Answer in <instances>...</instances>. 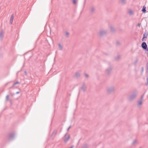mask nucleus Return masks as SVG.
<instances>
[{
	"mask_svg": "<svg viewBox=\"0 0 148 148\" xmlns=\"http://www.w3.org/2000/svg\"><path fill=\"white\" fill-rule=\"evenodd\" d=\"M143 101L139 100L137 102V107L138 108H140L143 103Z\"/></svg>",
	"mask_w": 148,
	"mask_h": 148,
	"instance_id": "39448f33",
	"label": "nucleus"
},
{
	"mask_svg": "<svg viewBox=\"0 0 148 148\" xmlns=\"http://www.w3.org/2000/svg\"><path fill=\"white\" fill-rule=\"evenodd\" d=\"M14 18V14H12L11 16V17L10 18V24H12V22H13V18Z\"/></svg>",
	"mask_w": 148,
	"mask_h": 148,
	"instance_id": "9b49d317",
	"label": "nucleus"
},
{
	"mask_svg": "<svg viewBox=\"0 0 148 148\" xmlns=\"http://www.w3.org/2000/svg\"><path fill=\"white\" fill-rule=\"evenodd\" d=\"M144 95H143L140 98V100H141L142 101H143V97H144Z\"/></svg>",
	"mask_w": 148,
	"mask_h": 148,
	"instance_id": "b1692460",
	"label": "nucleus"
},
{
	"mask_svg": "<svg viewBox=\"0 0 148 148\" xmlns=\"http://www.w3.org/2000/svg\"><path fill=\"white\" fill-rule=\"evenodd\" d=\"M14 134H13L11 133L8 135V138L9 140H11L12 139L14 138Z\"/></svg>",
	"mask_w": 148,
	"mask_h": 148,
	"instance_id": "6e6552de",
	"label": "nucleus"
},
{
	"mask_svg": "<svg viewBox=\"0 0 148 148\" xmlns=\"http://www.w3.org/2000/svg\"><path fill=\"white\" fill-rule=\"evenodd\" d=\"M85 76L86 77H88V75L86 74H85Z\"/></svg>",
	"mask_w": 148,
	"mask_h": 148,
	"instance_id": "c85d7f7f",
	"label": "nucleus"
},
{
	"mask_svg": "<svg viewBox=\"0 0 148 148\" xmlns=\"http://www.w3.org/2000/svg\"><path fill=\"white\" fill-rule=\"evenodd\" d=\"M140 24L139 23L138 24V26H139V27H140Z\"/></svg>",
	"mask_w": 148,
	"mask_h": 148,
	"instance_id": "72a5a7b5",
	"label": "nucleus"
},
{
	"mask_svg": "<svg viewBox=\"0 0 148 148\" xmlns=\"http://www.w3.org/2000/svg\"><path fill=\"white\" fill-rule=\"evenodd\" d=\"M144 69L143 67L141 68V73H142L143 72Z\"/></svg>",
	"mask_w": 148,
	"mask_h": 148,
	"instance_id": "bb28decb",
	"label": "nucleus"
},
{
	"mask_svg": "<svg viewBox=\"0 0 148 148\" xmlns=\"http://www.w3.org/2000/svg\"><path fill=\"white\" fill-rule=\"evenodd\" d=\"M141 148L140 147V148Z\"/></svg>",
	"mask_w": 148,
	"mask_h": 148,
	"instance_id": "ea45409f",
	"label": "nucleus"
},
{
	"mask_svg": "<svg viewBox=\"0 0 148 148\" xmlns=\"http://www.w3.org/2000/svg\"><path fill=\"white\" fill-rule=\"evenodd\" d=\"M70 136L68 133L66 134L64 137V141L65 143L67 142L69 139Z\"/></svg>",
	"mask_w": 148,
	"mask_h": 148,
	"instance_id": "20e7f679",
	"label": "nucleus"
},
{
	"mask_svg": "<svg viewBox=\"0 0 148 148\" xmlns=\"http://www.w3.org/2000/svg\"><path fill=\"white\" fill-rule=\"evenodd\" d=\"M146 66L147 70H148V62L146 64Z\"/></svg>",
	"mask_w": 148,
	"mask_h": 148,
	"instance_id": "c756f323",
	"label": "nucleus"
},
{
	"mask_svg": "<svg viewBox=\"0 0 148 148\" xmlns=\"http://www.w3.org/2000/svg\"><path fill=\"white\" fill-rule=\"evenodd\" d=\"M145 9H146V7H145V6H143V8H142V12H145L146 11V10Z\"/></svg>",
	"mask_w": 148,
	"mask_h": 148,
	"instance_id": "dca6fc26",
	"label": "nucleus"
},
{
	"mask_svg": "<svg viewBox=\"0 0 148 148\" xmlns=\"http://www.w3.org/2000/svg\"><path fill=\"white\" fill-rule=\"evenodd\" d=\"M137 140H134L132 142V144L134 145L136 143Z\"/></svg>",
	"mask_w": 148,
	"mask_h": 148,
	"instance_id": "412c9836",
	"label": "nucleus"
},
{
	"mask_svg": "<svg viewBox=\"0 0 148 148\" xmlns=\"http://www.w3.org/2000/svg\"><path fill=\"white\" fill-rule=\"evenodd\" d=\"M80 74L79 73V72H77L75 74V76L76 77H79L80 76Z\"/></svg>",
	"mask_w": 148,
	"mask_h": 148,
	"instance_id": "ddd939ff",
	"label": "nucleus"
},
{
	"mask_svg": "<svg viewBox=\"0 0 148 148\" xmlns=\"http://www.w3.org/2000/svg\"><path fill=\"white\" fill-rule=\"evenodd\" d=\"M117 43H118V44H119V42H117Z\"/></svg>",
	"mask_w": 148,
	"mask_h": 148,
	"instance_id": "58836bf2",
	"label": "nucleus"
},
{
	"mask_svg": "<svg viewBox=\"0 0 148 148\" xmlns=\"http://www.w3.org/2000/svg\"><path fill=\"white\" fill-rule=\"evenodd\" d=\"M107 33V31L106 30H101L99 32V35L100 36H102L106 34Z\"/></svg>",
	"mask_w": 148,
	"mask_h": 148,
	"instance_id": "0eeeda50",
	"label": "nucleus"
},
{
	"mask_svg": "<svg viewBox=\"0 0 148 148\" xmlns=\"http://www.w3.org/2000/svg\"><path fill=\"white\" fill-rule=\"evenodd\" d=\"M24 73H25V74L26 75H27V72L26 71H24Z\"/></svg>",
	"mask_w": 148,
	"mask_h": 148,
	"instance_id": "2f4dec72",
	"label": "nucleus"
},
{
	"mask_svg": "<svg viewBox=\"0 0 148 148\" xmlns=\"http://www.w3.org/2000/svg\"><path fill=\"white\" fill-rule=\"evenodd\" d=\"M137 62V60H136V62Z\"/></svg>",
	"mask_w": 148,
	"mask_h": 148,
	"instance_id": "4c0bfd02",
	"label": "nucleus"
},
{
	"mask_svg": "<svg viewBox=\"0 0 148 148\" xmlns=\"http://www.w3.org/2000/svg\"><path fill=\"white\" fill-rule=\"evenodd\" d=\"M86 88V87L84 84L83 83L81 87L82 89L84 92Z\"/></svg>",
	"mask_w": 148,
	"mask_h": 148,
	"instance_id": "9d476101",
	"label": "nucleus"
},
{
	"mask_svg": "<svg viewBox=\"0 0 148 148\" xmlns=\"http://www.w3.org/2000/svg\"><path fill=\"white\" fill-rule=\"evenodd\" d=\"M58 46L60 50H62L63 49V47L62 45L60 43H59L58 44Z\"/></svg>",
	"mask_w": 148,
	"mask_h": 148,
	"instance_id": "2eb2a0df",
	"label": "nucleus"
},
{
	"mask_svg": "<svg viewBox=\"0 0 148 148\" xmlns=\"http://www.w3.org/2000/svg\"><path fill=\"white\" fill-rule=\"evenodd\" d=\"M144 37H143L142 39V41H145L146 39Z\"/></svg>",
	"mask_w": 148,
	"mask_h": 148,
	"instance_id": "a878e982",
	"label": "nucleus"
},
{
	"mask_svg": "<svg viewBox=\"0 0 148 148\" xmlns=\"http://www.w3.org/2000/svg\"><path fill=\"white\" fill-rule=\"evenodd\" d=\"M145 50L148 51V49L147 48V49H146Z\"/></svg>",
	"mask_w": 148,
	"mask_h": 148,
	"instance_id": "e433bc0d",
	"label": "nucleus"
},
{
	"mask_svg": "<svg viewBox=\"0 0 148 148\" xmlns=\"http://www.w3.org/2000/svg\"><path fill=\"white\" fill-rule=\"evenodd\" d=\"M65 35L67 37H68L69 35V33L68 32H65Z\"/></svg>",
	"mask_w": 148,
	"mask_h": 148,
	"instance_id": "4be33fe9",
	"label": "nucleus"
},
{
	"mask_svg": "<svg viewBox=\"0 0 148 148\" xmlns=\"http://www.w3.org/2000/svg\"><path fill=\"white\" fill-rule=\"evenodd\" d=\"M73 3L74 4H75L76 3V0H73Z\"/></svg>",
	"mask_w": 148,
	"mask_h": 148,
	"instance_id": "393cba45",
	"label": "nucleus"
},
{
	"mask_svg": "<svg viewBox=\"0 0 148 148\" xmlns=\"http://www.w3.org/2000/svg\"><path fill=\"white\" fill-rule=\"evenodd\" d=\"M119 58H120V56H118L117 57V58L118 59Z\"/></svg>",
	"mask_w": 148,
	"mask_h": 148,
	"instance_id": "c9c22d12",
	"label": "nucleus"
},
{
	"mask_svg": "<svg viewBox=\"0 0 148 148\" xmlns=\"http://www.w3.org/2000/svg\"><path fill=\"white\" fill-rule=\"evenodd\" d=\"M71 127V126L70 125L69 127V128L67 129V131H69V129H70V128Z\"/></svg>",
	"mask_w": 148,
	"mask_h": 148,
	"instance_id": "7c9ffc66",
	"label": "nucleus"
},
{
	"mask_svg": "<svg viewBox=\"0 0 148 148\" xmlns=\"http://www.w3.org/2000/svg\"><path fill=\"white\" fill-rule=\"evenodd\" d=\"M96 8L95 7H91L90 8V12L91 14H93L95 13Z\"/></svg>",
	"mask_w": 148,
	"mask_h": 148,
	"instance_id": "423d86ee",
	"label": "nucleus"
},
{
	"mask_svg": "<svg viewBox=\"0 0 148 148\" xmlns=\"http://www.w3.org/2000/svg\"><path fill=\"white\" fill-rule=\"evenodd\" d=\"M112 69V66H110L106 69L105 74L107 76L110 75L111 73Z\"/></svg>",
	"mask_w": 148,
	"mask_h": 148,
	"instance_id": "f03ea898",
	"label": "nucleus"
},
{
	"mask_svg": "<svg viewBox=\"0 0 148 148\" xmlns=\"http://www.w3.org/2000/svg\"><path fill=\"white\" fill-rule=\"evenodd\" d=\"M19 92H16V94H19Z\"/></svg>",
	"mask_w": 148,
	"mask_h": 148,
	"instance_id": "473e14b6",
	"label": "nucleus"
},
{
	"mask_svg": "<svg viewBox=\"0 0 148 148\" xmlns=\"http://www.w3.org/2000/svg\"><path fill=\"white\" fill-rule=\"evenodd\" d=\"M147 34L146 33H144L143 35V37H144L145 38H147Z\"/></svg>",
	"mask_w": 148,
	"mask_h": 148,
	"instance_id": "6ab92c4d",
	"label": "nucleus"
},
{
	"mask_svg": "<svg viewBox=\"0 0 148 148\" xmlns=\"http://www.w3.org/2000/svg\"><path fill=\"white\" fill-rule=\"evenodd\" d=\"M19 84V82H17L14 84H13V86H15V85H16V84Z\"/></svg>",
	"mask_w": 148,
	"mask_h": 148,
	"instance_id": "aec40b11",
	"label": "nucleus"
},
{
	"mask_svg": "<svg viewBox=\"0 0 148 148\" xmlns=\"http://www.w3.org/2000/svg\"><path fill=\"white\" fill-rule=\"evenodd\" d=\"M3 34L2 32H1L0 33V38L2 39L3 37Z\"/></svg>",
	"mask_w": 148,
	"mask_h": 148,
	"instance_id": "a211bd4d",
	"label": "nucleus"
},
{
	"mask_svg": "<svg viewBox=\"0 0 148 148\" xmlns=\"http://www.w3.org/2000/svg\"><path fill=\"white\" fill-rule=\"evenodd\" d=\"M128 13L130 15H132L133 14V11L131 10H129L128 11Z\"/></svg>",
	"mask_w": 148,
	"mask_h": 148,
	"instance_id": "4468645a",
	"label": "nucleus"
},
{
	"mask_svg": "<svg viewBox=\"0 0 148 148\" xmlns=\"http://www.w3.org/2000/svg\"><path fill=\"white\" fill-rule=\"evenodd\" d=\"M138 94L137 91L135 90L133 91L131 94L129 96L128 100L129 101H132L135 99L137 97Z\"/></svg>",
	"mask_w": 148,
	"mask_h": 148,
	"instance_id": "f257e3e1",
	"label": "nucleus"
},
{
	"mask_svg": "<svg viewBox=\"0 0 148 148\" xmlns=\"http://www.w3.org/2000/svg\"><path fill=\"white\" fill-rule=\"evenodd\" d=\"M122 4H125L126 3V0H120Z\"/></svg>",
	"mask_w": 148,
	"mask_h": 148,
	"instance_id": "f3484780",
	"label": "nucleus"
},
{
	"mask_svg": "<svg viewBox=\"0 0 148 148\" xmlns=\"http://www.w3.org/2000/svg\"><path fill=\"white\" fill-rule=\"evenodd\" d=\"M110 31L112 32H114L115 31V29L114 27L112 26H111L110 27Z\"/></svg>",
	"mask_w": 148,
	"mask_h": 148,
	"instance_id": "f8f14e48",
	"label": "nucleus"
},
{
	"mask_svg": "<svg viewBox=\"0 0 148 148\" xmlns=\"http://www.w3.org/2000/svg\"><path fill=\"white\" fill-rule=\"evenodd\" d=\"M142 48L145 50L147 49V45L145 42H143L141 45Z\"/></svg>",
	"mask_w": 148,
	"mask_h": 148,
	"instance_id": "1a4fd4ad",
	"label": "nucleus"
},
{
	"mask_svg": "<svg viewBox=\"0 0 148 148\" xmlns=\"http://www.w3.org/2000/svg\"><path fill=\"white\" fill-rule=\"evenodd\" d=\"M85 147H82V148H86V146H87V145H85Z\"/></svg>",
	"mask_w": 148,
	"mask_h": 148,
	"instance_id": "f704fd0d",
	"label": "nucleus"
},
{
	"mask_svg": "<svg viewBox=\"0 0 148 148\" xmlns=\"http://www.w3.org/2000/svg\"><path fill=\"white\" fill-rule=\"evenodd\" d=\"M115 88L113 86L108 87L107 89V92L108 94H110L114 92L115 91Z\"/></svg>",
	"mask_w": 148,
	"mask_h": 148,
	"instance_id": "7ed1b4c3",
	"label": "nucleus"
},
{
	"mask_svg": "<svg viewBox=\"0 0 148 148\" xmlns=\"http://www.w3.org/2000/svg\"><path fill=\"white\" fill-rule=\"evenodd\" d=\"M147 82L146 83V85H148V78H147Z\"/></svg>",
	"mask_w": 148,
	"mask_h": 148,
	"instance_id": "cd10ccee",
	"label": "nucleus"
},
{
	"mask_svg": "<svg viewBox=\"0 0 148 148\" xmlns=\"http://www.w3.org/2000/svg\"><path fill=\"white\" fill-rule=\"evenodd\" d=\"M9 95H7L6 97V101H8L9 99Z\"/></svg>",
	"mask_w": 148,
	"mask_h": 148,
	"instance_id": "5701e85b",
	"label": "nucleus"
}]
</instances>
